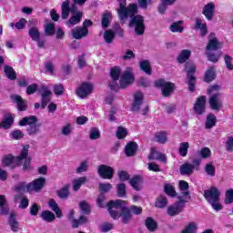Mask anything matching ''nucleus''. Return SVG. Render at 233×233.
Listing matches in <instances>:
<instances>
[{"label": "nucleus", "instance_id": "34", "mask_svg": "<svg viewBox=\"0 0 233 233\" xmlns=\"http://www.w3.org/2000/svg\"><path fill=\"white\" fill-rule=\"evenodd\" d=\"M14 125V117L12 115H8L6 117H5L0 123V128H4L5 130H8Z\"/></svg>", "mask_w": 233, "mask_h": 233}, {"label": "nucleus", "instance_id": "28", "mask_svg": "<svg viewBox=\"0 0 233 233\" xmlns=\"http://www.w3.org/2000/svg\"><path fill=\"white\" fill-rule=\"evenodd\" d=\"M48 206L55 212L56 218H63V211H61V208H59V205H57V202L54 198L49 199Z\"/></svg>", "mask_w": 233, "mask_h": 233}, {"label": "nucleus", "instance_id": "21", "mask_svg": "<svg viewBox=\"0 0 233 233\" xmlns=\"http://www.w3.org/2000/svg\"><path fill=\"white\" fill-rule=\"evenodd\" d=\"M209 42L207 46V50H218L219 48V41H218V37H216V34L211 33L208 35Z\"/></svg>", "mask_w": 233, "mask_h": 233}, {"label": "nucleus", "instance_id": "7", "mask_svg": "<svg viewBox=\"0 0 233 233\" xmlns=\"http://www.w3.org/2000/svg\"><path fill=\"white\" fill-rule=\"evenodd\" d=\"M129 27L134 28L137 35L145 34V18L141 15H134L130 16Z\"/></svg>", "mask_w": 233, "mask_h": 233}, {"label": "nucleus", "instance_id": "38", "mask_svg": "<svg viewBox=\"0 0 233 233\" xmlns=\"http://www.w3.org/2000/svg\"><path fill=\"white\" fill-rule=\"evenodd\" d=\"M85 223H88V218L86 216L81 215L78 219H72V228H78L79 225H85Z\"/></svg>", "mask_w": 233, "mask_h": 233}, {"label": "nucleus", "instance_id": "49", "mask_svg": "<svg viewBox=\"0 0 233 233\" xmlns=\"http://www.w3.org/2000/svg\"><path fill=\"white\" fill-rule=\"evenodd\" d=\"M116 196L118 198H125L127 196V186L124 183L116 185Z\"/></svg>", "mask_w": 233, "mask_h": 233}, {"label": "nucleus", "instance_id": "19", "mask_svg": "<svg viewBox=\"0 0 233 233\" xmlns=\"http://www.w3.org/2000/svg\"><path fill=\"white\" fill-rule=\"evenodd\" d=\"M143 93H141L140 91L135 93L134 101L131 106V110L133 112H137L139 108H141V105H143Z\"/></svg>", "mask_w": 233, "mask_h": 233}, {"label": "nucleus", "instance_id": "58", "mask_svg": "<svg viewBox=\"0 0 233 233\" xmlns=\"http://www.w3.org/2000/svg\"><path fill=\"white\" fill-rule=\"evenodd\" d=\"M46 35H54L56 34V24L49 23L45 26Z\"/></svg>", "mask_w": 233, "mask_h": 233}, {"label": "nucleus", "instance_id": "39", "mask_svg": "<svg viewBox=\"0 0 233 233\" xmlns=\"http://www.w3.org/2000/svg\"><path fill=\"white\" fill-rule=\"evenodd\" d=\"M167 205H168V199L165 196H159L155 202L157 208H165Z\"/></svg>", "mask_w": 233, "mask_h": 233}, {"label": "nucleus", "instance_id": "23", "mask_svg": "<svg viewBox=\"0 0 233 233\" xmlns=\"http://www.w3.org/2000/svg\"><path fill=\"white\" fill-rule=\"evenodd\" d=\"M71 34L74 39H83V37H86L88 35V29L76 27L72 29Z\"/></svg>", "mask_w": 233, "mask_h": 233}, {"label": "nucleus", "instance_id": "17", "mask_svg": "<svg viewBox=\"0 0 233 233\" xmlns=\"http://www.w3.org/2000/svg\"><path fill=\"white\" fill-rule=\"evenodd\" d=\"M10 99L17 106L19 112H25L28 108V101L23 99L19 95H11Z\"/></svg>", "mask_w": 233, "mask_h": 233}, {"label": "nucleus", "instance_id": "32", "mask_svg": "<svg viewBox=\"0 0 233 233\" xmlns=\"http://www.w3.org/2000/svg\"><path fill=\"white\" fill-rule=\"evenodd\" d=\"M4 72L7 79H10L11 81H15V79H17V74L15 71H14V67L10 66H5Z\"/></svg>", "mask_w": 233, "mask_h": 233}, {"label": "nucleus", "instance_id": "48", "mask_svg": "<svg viewBox=\"0 0 233 233\" xmlns=\"http://www.w3.org/2000/svg\"><path fill=\"white\" fill-rule=\"evenodd\" d=\"M142 178L139 176H135L133 178L130 179L129 184L133 188L137 191L141 190V187H139V183H141Z\"/></svg>", "mask_w": 233, "mask_h": 233}, {"label": "nucleus", "instance_id": "47", "mask_svg": "<svg viewBox=\"0 0 233 233\" xmlns=\"http://www.w3.org/2000/svg\"><path fill=\"white\" fill-rule=\"evenodd\" d=\"M86 183V177H81L78 179L73 181V190L77 192L81 188V185H85Z\"/></svg>", "mask_w": 233, "mask_h": 233}, {"label": "nucleus", "instance_id": "3", "mask_svg": "<svg viewBox=\"0 0 233 233\" xmlns=\"http://www.w3.org/2000/svg\"><path fill=\"white\" fill-rule=\"evenodd\" d=\"M30 148L29 145H26L23 147L20 152V156L14 157L12 155H7L4 157L2 160L3 167H10V168H15L23 163V159L28 156V149Z\"/></svg>", "mask_w": 233, "mask_h": 233}, {"label": "nucleus", "instance_id": "18", "mask_svg": "<svg viewBox=\"0 0 233 233\" xmlns=\"http://www.w3.org/2000/svg\"><path fill=\"white\" fill-rule=\"evenodd\" d=\"M206 105H207V96H199L194 105V110L196 114H198V116L205 114Z\"/></svg>", "mask_w": 233, "mask_h": 233}, {"label": "nucleus", "instance_id": "54", "mask_svg": "<svg viewBox=\"0 0 233 233\" xmlns=\"http://www.w3.org/2000/svg\"><path fill=\"white\" fill-rule=\"evenodd\" d=\"M204 170L208 176H210L211 177H214L216 176V167L212 163L206 164V167H204Z\"/></svg>", "mask_w": 233, "mask_h": 233}, {"label": "nucleus", "instance_id": "15", "mask_svg": "<svg viewBox=\"0 0 233 233\" xmlns=\"http://www.w3.org/2000/svg\"><path fill=\"white\" fill-rule=\"evenodd\" d=\"M219 196L221 193L216 187H212L209 189L204 191V198L208 203H213V201H219Z\"/></svg>", "mask_w": 233, "mask_h": 233}, {"label": "nucleus", "instance_id": "13", "mask_svg": "<svg viewBox=\"0 0 233 233\" xmlns=\"http://www.w3.org/2000/svg\"><path fill=\"white\" fill-rule=\"evenodd\" d=\"M45 185H46V178L39 177L29 183L26 186V190L27 192H41Z\"/></svg>", "mask_w": 233, "mask_h": 233}, {"label": "nucleus", "instance_id": "31", "mask_svg": "<svg viewBox=\"0 0 233 233\" xmlns=\"http://www.w3.org/2000/svg\"><path fill=\"white\" fill-rule=\"evenodd\" d=\"M140 69L145 72L147 76H152V66H150V61L142 60L139 63Z\"/></svg>", "mask_w": 233, "mask_h": 233}, {"label": "nucleus", "instance_id": "62", "mask_svg": "<svg viewBox=\"0 0 233 233\" xmlns=\"http://www.w3.org/2000/svg\"><path fill=\"white\" fill-rule=\"evenodd\" d=\"M38 92L41 94V97L46 96H52V91H50L46 86H41L38 89Z\"/></svg>", "mask_w": 233, "mask_h": 233}, {"label": "nucleus", "instance_id": "50", "mask_svg": "<svg viewBox=\"0 0 233 233\" xmlns=\"http://www.w3.org/2000/svg\"><path fill=\"white\" fill-rule=\"evenodd\" d=\"M212 127H216V116L209 114L206 119V128L210 129Z\"/></svg>", "mask_w": 233, "mask_h": 233}, {"label": "nucleus", "instance_id": "52", "mask_svg": "<svg viewBox=\"0 0 233 233\" xmlns=\"http://www.w3.org/2000/svg\"><path fill=\"white\" fill-rule=\"evenodd\" d=\"M225 205H232L233 203V188H229L225 193V199H224Z\"/></svg>", "mask_w": 233, "mask_h": 233}, {"label": "nucleus", "instance_id": "55", "mask_svg": "<svg viewBox=\"0 0 233 233\" xmlns=\"http://www.w3.org/2000/svg\"><path fill=\"white\" fill-rule=\"evenodd\" d=\"M55 96H63L65 94V86L63 84H56L53 86Z\"/></svg>", "mask_w": 233, "mask_h": 233}, {"label": "nucleus", "instance_id": "43", "mask_svg": "<svg viewBox=\"0 0 233 233\" xmlns=\"http://www.w3.org/2000/svg\"><path fill=\"white\" fill-rule=\"evenodd\" d=\"M190 147V144L188 142L180 143V147L178 148V154L181 157H186L187 154H188V148Z\"/></svg>", "mask_w": 233, "mask_h": 233}, {"label": "nucleus", "instance_id": "6", "mask_svg": "<svg viewBox=\"0 0 233 233\" xmlns=\"http://www.w3.org/2000/svg\"><path fill=\"white\" fill-rule=\"evenodd\" d=\"M184 72L187 73V79H188V90L189 92H196V64L194 62H187L184 65Z\"/></svg>", "mask_w": 233, "mask_h": 233}, {"label": "nucleus", "instance_id": "33", "mask_svg": "<svg viewBox=\"0 0 233 233\" xmlns=\"http://www.w3.org/2000/svg\"><path fill=\"white\" fill-rule=\"evenodd\" d=\"M40 218L47 223H52L56 220V215L50 210H45L41 213Z\"/></svg>", "mask_w": 233, "mask_h": 233}, {"label": "nucleus", "instance_id": "56", "mask_svg": "<svg viewBox=\"0 0 233 233\" xmlns=\"http://www.w3.org/2000/svg\"><path fill=\"white\" fill-rule=\"evenodd\" d=\"M23 160H25L24 165H23V170L25 172H28V171L32 170V166H31L32 157H28V153H27V156H25V157L23 158Z\"/></svg>", "mask_w": 233, "mask_h": 233}, {"label": "nucleus", "instance_id": "24", "mask_svg": "<svg viewBox=\"0 0 233 233\" xmlns=\"http://www.w3.org/2000/svg\"><path fill=\"white\" fill-rule=\"evenodd\" d=\"M81 19H83V12L76 11L73 14V16L69 18L66 22L67 26H74L75 25H79L81 23Z\"/></svg>", "mask_w": 233, "mask_h": 233}, {"label": "nucleus", "instance_id": "63", "mask_svg": "<svg viewBox=\"0 0 233 233\" xmlns=\"http://www.w3.org/2000/svg\"><path fill=\"white\" fill-rule=\"evenodd\" d=\"M224 61H225L226 68L228 70H233L232 56L226 55L224 56Z\"/></svg>", "mask_w": 233, "mask_h": 233}, {"label": "nucleus", "instance_id": "40", "mask_svg": "<svg viewBox=\"0 0 233 233\" xmlns=\"http://www.w3.org/2000/svg\"><path fill=\"white\" fill-rule=\"evenodd\" d=\"M164 192L167 194V196H169V198H176V196H177L176 188L172 184H166L164 186Z\"/></svg>", "mask_w": 233, "mask_h": 233}, {"label": "nucleus", "instance_id": "30", "mask_svg": "<svg viewBox=\"0 0 233 233\" xmlns=\"http://www.w3.org/2000/svg\"><path fill=\"white\" fill-rule=\"evenodd\" d=\"M192 52L188 49H184L180 52V54L177 56V63H180V65H183V63H187L190 59Z\"/></svg>", "mask_w": 233, "mask_h": 233}, {"label": "nucleus", "instance_id": "10", "mask_svg": "<svg viewBox=\"0 0 233 233\" xmlns=\"http://www.w3.org/2000/svg\"><path fill=\"white\" fill-rule=\"evenodd\" d=\"M135 80L136 78L134 77V73H132V68L127 67L120 78V88L130 86V85L134 84Z\"/></svg>", "mask_w": 233, "mask_h": 233}, {"label": "nucleus", "instance_id": "5", "mask_svg": "<svg viewBox=\"0 0 233 233\" xmlns=\"http://www.w3.org/2000/svg\"><path fill=\"white\" fill-rule=\"evenodd\" d=\"M86 0H73V4L70 5V0H66L61 5V17L62 19H68L70 14H76L77 12V6H84Z\"/></svg>", "mask_w": 233, "mask_h": 233}, {"label": "nucleus", "instance_id": "8", "mask_svg": "<svg viewBox=\"0 0 233 233\" xmlns=\"http://www.w3.org/2000/svg\"><path fill=\"white\" fill-rule=\"evenodd\" d=\"M155 86L162 90L164 97H170L176 90V85L172 82H167L165 79L160 78L155 82Z\"/></svg>", "mask_w": 233, "mask_h": 233}, {"label": "nucleus", "instance_id": "59", "mask_svg": "<svg viewBox=\"0 0 233 233\" xmlns=\"http://www.w3.org/2000/svg\"><path fill=\"white\" fill-rule=\"evenodd\" d=\"M119 76H121V69L117 66L113 67L110 71V76L114 81H119Z\"/></svg>", "mask_w": 233, "mask_h": 233}, {"label": "nucleus", "instance_id": "1", "mask_svg": "<svg viewBox=\"0 0 233 233\" xmlns=\"http://www.w3.org/2000/svg\"><path fill=\"white\" fill-rule=\"evenodd\" d=\"M107 210L113 219L121 218L124 225H128L132 221L130 208L127 207V201L122 199L110 200L106 204Z\"/></svg>", "mask_w": 233, "mask_h": 233}, {"label": "nucleus", "instance_id": "2", "mask_svg": "<svg viewBox=\"0 0 233 233\" xmlns=\"http://www.w3.org/2000/svg\"><path fill=\"white\" fill-rule=\"evenodd\" d=\"M221 86L213 85L208 89V94L210 96L209 97V106L211 110H221L223 106V100L221 99Z\"/></svg>", "mask_w": 233, "mask_h": 233}, {"label": "nucleus", "instance_id": "26", "mask_svg": "<svg viewBox=\"0 0 233 233\" xmlns=\"http://www.w3.org/2000/svg\"><path fill=\"white\" fill-rule=\"evenodd\" d=\"M195 30H200L201 37H205L208 32L207 24H203L201 18H196Z\"/></svg>", "mask_w": 233, "mask_h": 233}, {"label": "nucleus", "instance_id": "16", "mask_svg": "<svg viewBox=\"0 0 233 233\" xmlns=\"http://www.w3.org/2000/svg\"><path fill=\"white\" fill-rule=\"evenodd\" d=\"M102 179H112L114 177V168L107 165H100L97 169Z\"/></svg>", "mask_w": 233, "mask_h": 233}, {"label": "nucleus", "instance_id": "4", "mask_svg": "<svg viewBox=\"0 0 233 233\" xmlns=\"http://www.w3.org/2000/svg\"><path fill=\"white\" fill-rule=\"evenodd\" d=\"M119 8L117 9V14L120 21H125L132 15L137 14V4H130L127 7V0H118Z\"/></svg>", "mask_w": 233, "mask_h": 233}, {"label": "nucleus", "instance_id": "29", "mask_svg": "<svg viewBox=\"0 0 233 233\" xmlns=\"http://www.w3.org/2000/svg\"><path fill=\"white\" fill-rule=\"evenodd\" d=\"M56 195L60 199H68L70 196V185H66L62 188L56 190Z\"/></svg>", "mask_w": 233, "mask_h": 233}, {"label": "nucleus", "instance_id": "57", "mask_svg": "<svg viewBox=\"0 0 233 233\" xmlns=\"http://www.w3.org/2000/svg\"><path fill=\"white\" fill-rule=\"evenodd\" d=\"M198 155L202 159H208V157L212 156V151H210V148L208 147H202L200 151H198Z\"/></svg>", "mask_w": 233, "mask_h": 233}, {"label": "nucleus", "instance_id": "42", "mask_svg": "<svg viewBox=\"0 0 233 233\" xmlns=\"http://www.w3.org/2000/svg\"><path fill=\"white\" fill-rule=\"evenodd\" d=\"M41 132V124H34L33 126H29L27 127V134L30 136H37Z\"/></svg>", "mask_w": 233, "mask_h": 233}, {"label": "nucleus", "instance_id": "41", "mask_svg": "<svg viewBox=\"0 0 233 233\" xmlns=\"http://www.w3.org/2000/svg\"><path fill=\"white\" fill-rule=\"evenodd\" d=\"M181 25H183V21L181 20L175 22L171 24L169 30H171V32L173 33L178 32V34H181L183 33V30H185V28L181 26Z\"/></svg>", "mask_w": 233, "mask_h": 233}, {"label": "nucleus", "instance_id": "12", "mask_svg": "<svg viewBox=\"0 0 233 233\" xmlns=\"http://www.w3.org/2000/svg\"><path fill=\"white\" fill-rule=\"evenodd\" d=\"M178 187L180 190V194L177 196V199H183L184 201H190L192 199V197L190 196V191H188V188L190 186L188 185V182L185 180H180L178 182Z\"/></svg>", "mask_w": 233, "mask_h": 233}, {"label": "nucleus", "instance_id": "9", "mask_svg": "<svg viewBox=\"0 0 233 233\" xmlns=\"http://www.w3.org/2000/svg\"><path fill=\"white\" fill-rule=\"evenodd\" d=\"M199 165H201V159L194 158L192 164L184 163L180 166V174L181 176H192L194 170H199Z\"/></svg>", "mask_w": 233, "mask_h": 233}, {"label": "nucleus", "instance_id": "53", "mask_svg": "<svg viewBox=\"0 0 233 233\" xmlns=\"http://www.w3.org/2000/svg\"><path fill=\"white\" fill-rule=\"evenodd\" d=\"M114 37H116V33H114L112 30H106L104 33V40L110 44L114 41Z\"/></svg>", "mask_w": 233, "mask_h": 233}, {"label": "nucleus", "instance_id": "64", "mask_svg": "<svg viewBox=\"0 0 233 233\" xmlns=\"http://www.w3.org/2000/svg\"><path fill=\"white\" fill-rule=\"evenodd\" d=\"M225 145L227 152H233V137H228Z\"/></svg>", "mask_w": 233, "mask_h": 233}, {"label": "nucleus", "instance_id": "36", "mask_svg": "<svg viewBox=\"0 0 233 233\" xmlns=\"http://www.w3.org/2000/svg\"><path fill=\"white\" fill-rule=\"evenodd\" d=\"M8 223L13 232H19V222H17V218H15V215L14 214L10 215Z\"/></svg>", "mask_w": 233, "mask_h": 233}, {"label": "nucleus", "instance_id": "61", "mask_svg": "<svg viewBox=\"0 0 233 233\" xmlns=\"http://www.w3.org/2000/svg\"><path fill=\"white\" fill-rule=\"evenodd\" d=\"M101 137V133H99V129L96 127L91 128L89 138L92 140L99 139Z\"/></svg>", "mask_w": 233, "mask_h": 233}, {"label": "nucleus", "instance_id": "22", "mask_svg": "<svg viewBox=\"0 0 233 233\" xmlns=\"http://www.w3.org/2000/svg\"><path fill=\"white\" fill-rule=\"evenodd\" d=\"M148 159L158 160V161H161L162 163H167V156L158 152L154 147L151 148V152L148 156Z\"/></svg>", "mask_w": 233, "mask_h": 233}, {"label": "nucleus", "instance_id": "60", "mask_svg": "<svg viewBox=\"0 0 233 233\" xmlns=\"http://www.w3.org/2000/svg\"><path fill=\"white\" fill-rule=\"evenodd\" d=\"M128 132L127 131V129L123 127H118L117 130H116V137L117 139H125L127 136Z\"/></svg>", "mask_w": 233, "mask_h": 233}, {"label": "nucleus", "instance_id": "37", "mask_svg": "<svg viewBox=\"0 0 233 233\" xmlns=\"http://www.w3.org/2000/svg\"><path fill=\"white\" fill-rule=\"evenodd\" d=\"M79 208L81 214H86V216H90V213L92 212L90 204H88V202L86 200H83L79 203Z\"/></svg>", "mask_w": 233, "mask_h": 233}, {"label": "nucleus", "instance_id": "51", "mask_svg": "<svg viewBox=\"0 0 233 233\" xmlns=\"http://www.w3.org/2000/svg\"><path fill=\"white\" fill-rule=\"evenodd\" d=\"M29 35L33 41H39L41 33H39V29H37V27H31L29 29Z\"/></svg>", "mask_w": 233, "mask_h": 233}, {"label": "nucleus", "instance_id": "14", "mask_svg": "<svg viewBox=\"0 0 233 233\" xmlns=\"http://www.w3.org/2000/svg\"><path fill=\"white\" fill-rule=\"evenodd\" d=\"M92 90H94L92 84L84 82L76 88V94L81 99H85V97H88L92 94Z\"/></svg>", "mask_w": 233, "mask_h": 233}, {"label": "nucleus", "instance_id": "25", "mask_svg": "<svg viewBox=\"0 0 233 233\" xmlns=\"http://www.w3.org/2000/svg\"><path fill=\"white\" fill-rule=\"evenodd\" d=\"M136 152H137V143L129 142L127 144L125 147V154L127 157H131L132 156H136Z\"/></svg>", "mask_w": 233, "mask_h": 233}, {"label": "nucleus", "instance_id": "44", "mask_svg": "<svg viewBox=\"0 0 233 233\" xmlns=\"http://www.w3.org/2000/svg\"><path fill=\"white\" fill-rule=\"evenodd\" d=\"M214 79H216V72L214 71V68L210 67L205 74L204 81L205 83H210L214 81Z\"/></svg>", "mask_w": 233, "mask_h": 233}, {"label": "nucleus", "instance_id": "27", "mask_svg": "<svg viewBox=\"0 0 233 233\" xmlns=\"http://www.w3.org/2000/svg\"><path fill=\"white\" fill-rule=\"evenodd\" d=\"M37 123V116H25L23 119H21L18 123L20 127H26L28 125L29 127H32L33 125H35Z\"/></svg>", "mask_w": 233, "mask_h": 233}, {"label": "nucleus", "instance_id": "46", "mask_svg": "<svg viewBox=\"0 0 233 233\" xmlns=\"http://www.w3.org/2000/svg\"><path fill=\"white\" fill-rule=\"evenodd\" d=\"M110 19H112V14L104 13L102 15L101 25H102V28H104V30L108 28V25H110Z\"/></svg>", "mask_w": 233, "mask_h": 233}, {"label": "nucleus", "instance_id": "35", "mask_svg": "<svg viewBox=\"0 0 233 233\" xmlns=\"http://www.w3.org/2000/svg\"><path fill=\"white\" fill-rule=\"evenodd\" d=\"M145 225L149 232H156L157 230V222L152 218H147Z\"/></svg>", "mask_w": 233, "mask_h": 233}, {"label": "nucleus", "instance_id": "11", "mask_svg": "<svg viewBox=\"0 0 233 233\" xmlns=\"http://www.w3.org/2000/svg\"><path fill=\"white\" fill-rule=\"evenodd\" d=\"M185 203H188V201L178 198V201L175 202L173 205L167 208L168 216H179V214L183 212V208H185Z\"/></svg>", "mask_w": 233, "mask_h": 233}, {"label": "nucleus", "instance_id": "45", "mask_svg": "<svg viewBox=\"0 0 233 233\" xmlns=\"http://www.w3.org/2000/svg\"><path fill=\"white\" fill-rule=\"evenodd\" d=\"M154 139L157 143H160V145H165L167 143V132H158L155 134Z\"/></svg>", "mask_w": 233, "mask_h": 233}, {"label": "nucleus", "instance_id": "20", "mask_svg": "<svg viewBox=\"0 0 233 233\" xmlns=\"http://www.w3.org/2000/svg\"><path fill=\"white\" fill-rule=\"evenodd\" d=\"M215 8H216V5H214V3H208L203 7L202 14L203 15H205L208 21H212V19L214 18Z\"/></svg>", "mask_w": 233, "mask_h": 233}]
</instances>
